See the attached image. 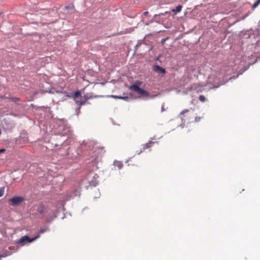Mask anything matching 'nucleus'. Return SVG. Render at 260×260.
Returning <instances> with one entry per match:
<instances>
[{
  "instance_id": "1",
  "label": "nucleus",
  "mask_w": 260,
  "mask_h": 260,
  "mask_svg": "<svg viewBox=\"0 0 260 260\" xmlns=\"http://www.w3.org/2000/svg\"><path fill=\"white\" fill-rule=\"evenodd\" d=\"M179 117L182 121L184 122H189L194 117L193 110L191 109H185L180 113Z\"/></svg>"
},
{
  "instance_id": "22",
  "label": "nucleus",
  "mask_w": 260,
  "mask_h": 260,
  "mask_svg": "<svg viewBox=\"0 0 260 260\" xmlns=\"http://www.w3.org/2000/svg\"><path fill=\"white\" fill-rule=\"evenodd\" d=\"M148 12L146 11V12H145L143 14H144V15L146 16L148 15Z\"/></svg>"
},
{
  "instance_id": "2",
  "label": "nucleus",
  "mask_w": 260,
  "mask_h": 260,
  "mask_svg": "<svg viewBox=\"0 0 260 260\" xmlns=\"http://www.w3.org/2000/svg\"><path fill=\"white\" fill-rule=\"evenodd\" d=\"M36 210L37 214L41 215L42 216H48L49 214L53 213L52 210H50L49 208L45 207L43 204L39 205Z\"/></svg>"
},
{
  "instance_id": "9",
  "label": "nucleus",
  "mask_w": 260,
  "mask_h": 260,
  "mask_svg": "<svg viewBox=\"0 0 260 260\" xmlns=\"http://www.w3.org/2000/svg\"><path fill=\"white\" fill-rule=\"evenodd\" d=\"M76 104L79 106V109L80 108L81 106L84 105L85 102L82 100V99H74Z\"/></svg>"
},
{
  "instance_id": "6",
  "label": "nucleus",
  "mask_w": 260,
  "mask_h": 260,
  "mask_svg": "<svg viewBox=\"0 0 260 260\" xmlns=\"http://www.w3.org/2000/svg\"><path fill=\"white\" fill-rule=\"evenodd\" d=\"M153 70L156 72H161L162 74L166 73V70L165 69L162 68L159 66L155 65L153 67Z\"/></svg>"
},
{
  "instance_id": "8",
  "label": "nucleus",
  "mask_w": 260,
  "mask_h": 260,
  "mask_svg": "<svg viewBox=\"0 0 260 260\" xmlns=\"http://www.w3.org/2000/svg\"><path fill=\"white\" fill-rule=\"evenodd\" d=\"M155 142L149 141V142L143 145V150H145L146 149H148L150 148L153 144H154Z\"/></svg>"
},
{
  "instance_id": "24",
  "label": "nucleus",
  "mask_w": 260,
  "mask_h": 260,
  "mask_svg": "<svg viewBox=\"0 0 260 260\" xmlns=\"http://www.w3.org/2000/svg\"><path fill=\"white\" fill-rule=\"evenodd\" d=\"M169 13V12L166 11V12H165V13H164V14H168Z\"/></svg>"
},
{
  "instance_id": "16",
  "label": "nucleus",
  "mask_w": 260,
  "mask_h": 260,
  "mask_svg": "<svg viewBox=\"0 0 260 260\" xmlns=\"http://www.w3.org/2000/svg\"><path fill=\"white\" fill-rule=\"evenodd\" d=\"M260 4V0H257L256 2H255L252 6V8L254 9L256 8L258 5Z\"/></svg>"
},
{
  "instance_id": "23",
  "label": "nucleus",
  "mask_w": 260,
  "mask_h": 260,
  "mask_svg": "<svg viewBox=\"0 0 260 260\" xmlns=\"http://www.w3.org/2000/svg\"><path fill=\"white\" fill-rule=\"evenodd\" d=\"M194 86H195V85H193L191 87V88H192V89H195V88H194Z\"/></svg>"
},
{
  "instance_id": "17",
  "label": "nucleus",
  "mask_w": 260,
  "mask_h": 260,
  "mask_svg": "<svg viewBox=\"0 0 260 260\" xmlns=\"http://www.w3.org/2000/svg\"><path fill=\"white\" fill-rule=\"evenodd\" d=\"M11 99L12 101H13L14 102H17L20 101V99L19 98L13 97V98H11Z\"/></svg>"
},
{
  "instance_id": "18",
  "label": "nucleus",
  "mask_w": 260,
  "mask_h": 260,
  "mask_svg": "<svg viewBox=\"0 0 260 260\" xmlns=\"http://www.w3.org/2000/svg\"><path fill=\"white\" fill-rule=\"evenodd\" d=\"M4 194V188L0 187V197H2Z\"/></svg>"
},
{
  "instance_id": "5",
  "label": "nucleus",
  "mask_w": 260,
  "mask_h": 260,
  "mask_svg": "<svg viewBox=\"0 0 260 260\" xmlns=\"http://www.w3.org/2000/svg\"><path fill=\"white\" fill-rule=\"evenodd\" d=\"M24 200V198L21 197H15L10 199V202L13 206L19 205Z\"/></svg>"
},
{
  "instance_id": "7",
  "label": "nucleus",
  "mask_w": 260,
  "mask_h": 260,
  "mask_svg": "<svg viewBox=\"0 0 260 260\" xmlns=\"http://www.w3.org/2000/svg\"><path fill=\"white\" fill-rule=\"evenodd\" d=\"M138 93L141 95H143L145 96H149V93L148 91H147L143 89H141L140 88L139 89V90L138 92Z\"/></svg>"
},
{
  "instance_id": "12",
  "label": "nucleus",
  "mask_w": 260,
  "mask_h": 260,
  "mask_svg": "<svg viewBox=\"0 0 260 260\" xmlns=\"http://www.w3.org/2000/svg\"><path fill=\"white\" fill-rule=\"evenodd\" d=\"M114 165L115 167L117 168L118 169H121L123 167V164L121 161H115L114 162Z\"/></svg>"
},
{
  "instance_id": "14",
  "label": "nucleus",
  "mask_w": 260,
  "mask_h": 260,
  "mask_svg": "<svg viewBox=\"0 0 260 260\" xmlns=\"http://www.w3.org/2000/svg\"><path fill=\"white\" fill-rule=\"evenodd\" d=\"M115 98L119 99H122L126 101H128L129 98L128 96H113Z\"/></svg>"
},
{
  "instance_id": "19",
  "label": "nucleus",
  "mask_w": 260,
  "mask_h": 260,
  "mask_svg": "<svg viewBox=\"0 0 260 260\" xmlns=\"http://www.w3.org/2000/svg\"><path fill=\"white\" fill-rule=\"evenodd\" d=\"M200 119H201V118H200V117H196L195 118V120H194V121H195L196 122H199V121L200 120Z\"/></svg>"
},
{
  "instance_id": "11",
  "label": "nucleus",
  "mask_w": 260,
  "mask_h": 260,
  "mask_svg": "<svg viewBox=\"0 0 260 260\" xmlns=\"http://www.w3.org/2000/svg\"><path fill=\"white\" fill-rule=\"evenodd\" d=\"M182 8V6L181 5H179L175 9H173L172 10V12H174L175 14L181 12Z\"/></svg>"
},
{
  "instance_id": "4",
  "label": "nucleus",
  "mask_w": 260,
  "mask_h": 260,
  "mask_svg": "<svg viewBox=\"0 0 260 260\" xmlns=\"http://www.w3.org/2000/svg\"><path fill=\"white\" fill-rule=\"evenodd\" d=\"M39 235H38L36 237L34 238H30L28 236H24L22 237L17 242L18 244H22L24 242H27L30 243L39 237Z\"/></svg>"
},
{
  "instance_id": "15",
  "label": "nucleus",
  "mask_w": 260,
  "mask_h": 260,
  "mask_svg": "<svg viewBox=\"0 0 260 260\" xmlns=\"http://www.w3.org/2000/svg\"><path fill=\"white\" fill-rule=\"evenodd\" d=\"M199 100L202 102H204L206 101V97L203 95H201L199 97Z\"/></svg>"
},
{
  "instance_id": "10",
  "label": "nucleus",
  "mask_w": 260,
  "mask_h": 260,
  "mask_svg": "<svg viewBox=\"0 0 260 260\" xmlns=\"http://www.w3.org/2000/svg\"><path fill=\"white\" fill-rule=\"evenodd\" d=\"M129 89L138 93V91L139 90L140 87L137 85L133 84L129 86Z\"/></svg>"
},
{
  "instance_id": "20",
  "label": "nucleus",
  "mask_w": 260,
  "mask_h": 260,
  "mask_svg": "<svg viewBox=\"0 0 260 260\" xmlns=\"http://www.w3.org/2000/svg\"><path fill=\"white\" fill-rule=\"evenodd\" d=\"M167 39H162V40H161V43L162 44H164V43H165V42H166V40H167Z\"/></svg>"
},
{
  "instance_id": "21",
  "label": "nucleus",
  "mask_w": 260,
  "mask_h": 260,
  "mask_svg": "<svg viewBox=\"0 0 260 260\" xmlns=\"http://www.w3.org/2000/svg\"><path fill=\"white\" fill-rule=\"evenodd\" d=\"M5 151H6V150L5 149H0V153H4L5 152Z\"/></svg>"
},
{
  "instance_id": "3",
  "label": "nucleus",
  "mask_w": 260,
  "mask_h": 260,
  "mask_svg": "<svg viewBox=\"0 0 260 260\" xmlns=\"http://www.w3.org/2000/svg\"><path fill=\"white\" fill-rule=\"evenodd\" d=\"M98 178V176L94 172H90L86 176L87 180L92 186H95L96 184V179Z\"/></svg>"
},
{
  "instance_id": "13",
  "label": "nucleus",
  "mask_w": 260,
  "mask_h": 260,
  "mask_svg": "<svg viewBox=\"0 0 260 260\" xmlns=\"http://www.w3.org/2000/svg\"><path fill=\"white\" fill-rule=\"evenodd\" d=\"M74 99H82L81 92L80 91H77L74 93L73 96Z\"/></svg>"
}]
</instances>
